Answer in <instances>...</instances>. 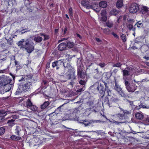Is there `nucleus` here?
<instances>
[{"label":"nucleus","instance_id":"nucleus-20","mask_svg":"<svg viewBox=\"0 0 149 149\" xmlns=\"http://www.w3.org/2000/svg\"><path fill=\"white\" fill-rule=\"evenodd\" d=\"M66 43L63 42L60 44L58 46V49L61 51L65 50L66 48Z\"/></svg>","mask_w":149,"mask_h":149},{"label":"nucleus","instance_id":"nucleus-34","mask_svg":"<svg viewBox=\"0 0 149 149\" xmlns=\"http://www.w3.org/2000/svg\"><path fill=\"white\" fill-rule=\"evenodd\" d=\"M12 140H13L18 141L20 140L21 138L20 136H17L15 135H13L11 136L10 138Z\"/></svg>","mask_w":149,"mask_h":149},{"label":"nucleus","instance_id":"nucleus-61","mask_svg":"<svg viewBox=\"0 0 149 149\" xmlns=\"http://www.w3.org/2000/svg\"><path fill=\"white\" fill-rule=\"evenodd\" d=\"M6 57H5L4 58H3L2 59H0V63H2L4 61L6 60Z\"/></svg>","mask_w":149,"mask_h":149},{"label":"nucleus","instance_id":"nucleus-29","mask_svg":"<svg viewBox=\"0 0 149 149\" xmlns=\"http://www.w3.org/2000/svg\"><path fill=\"white\" fill-rule=\"evenodd\" d=\"M15 65L17 67V70H18L21 68L22 66L20 64L19 62L15 60L14 61Z\"/></svg>","mask_w":149,"mask_h":149},{"label":"nucleus","instance_id":"nucleus-25","mask_svg":"<svg viewBox=\"0 0 149 149\" xmlns=\"http://www.w3.org/2000/svg\"><path fill=\"white\" fill-rule=\"evenodd\" d=\"M123 131H121L120 132H119L118 133L116 132H113L112 133V132L111 131L109 132L108 133L109 134H110L111 136H116L117 137H120V135H121V132H122Z\"/></svg>","mask_w":149,"mask_h":149},{"label":"nucleus","instance_id":"nucleus-5","mask_svg":"<svg viewBox=\"0 0 149 149\" xmlns=\"http://www.w3.org/2000/svg\"><path fill=\"white\" fill-rule=\"evenodd\" d=\"M94 86H97V89L98 91L101 94H103L101 96V98H102L104 96V87L103 84L101 83H96L94 85Z\"/></svg>","mask_w":149,"mask_h":149},{"label":"nucleus","instance_id":"nucleus-3","mask_svg":"<svg viewBox=\"0 0 149 149\" xmlns=\"http://www.w3.org/2000/svg\"><path fill=\"white\" fill-rule=\"evenodd\" d=\"M124 79V81L125 83V88L130 93H134V95H137L139 93V91H135L136 90L137 88V86L135 84H133L131 85L125 79Z\"/></svg>","mask_w":149,"mask_h":149},{"label":"nucleus","instance_id":"nucleus-4","mask_svg":"<svg viewBox=\"0 0 149 149\" xmlns=\"http://www.w3.org/2000/svg\"><path fill=\"white\" fill-rule=\"evenodd\" d=\"M18 117L19 116L16 115H12L7 117V119H9L8 120L7 122L8 125L11 127L14 125L15 124V119H17Z\"/></svg>","mask_w":149,"mask_h":149},{"label":"nucleus","instance_id":"nucleus-49","mask_svg":"<svg viewBox=\"0 0 149 149\" xmlns=\"http://www.w3.org/2000/svg\"><path fill=\"white\" fill-rule=\"evenodd\" d=\"M102 84H103L104 86L105 85V91H107V90L109 89V84L105 82H103Z\"/></svg>","mask_w":149,"mask_h":149},{"label":"nucleus","instance_id":"nucleus-38","mask_svg":"<svg viewBox=\"0 0 149 149\" xmlns=\"http://www.w3.org/2000/svg\"><path fill=\"white\" fill-rule=\"evenodd\" d=\"M5 39L7 41V43L9 45H10L13 44V40L12 38H5Z\"/></svg>","mask_w":149,"mask_h":149},{"label":"nucleus","instance_id":"nucleus-35","mask_svg":"<svg viewBox=\"0 0 149 149\" xmlns=\"http://www.w3.org/2000/svg\"><path fill=\"white\" fill-rule=\"evenodd\" d=\"M135 26H136L138 28L143 27V21H140L137 22L135 24Z\"/></svg>","mask_w":149,"mask_h":149},{"label":"nucleus","instance_id":"nucleus-54","mask_svg":"<svg viewBox=\"0 0 149 149\" xmlns=\"http://www.w3.org/2000/svg\"><path fill=\"white\" fill-rule=\"evenodd\" d=\"M101 15L102 16H106V11L105 10H104L102 11L101 13Z\"/></svg>","mask_w":149,"mask_h":149},{"label":"nucleus","instance_id":"nucleus-30","mask_svg":"<svg viewBox=\"0 0 149 149\" xmlns=\"http://www.w3.org/2000/svg\"><path fill=\"white\" fill-rule=\"evenodd\" d=\"M78 80L79 84L82 86V87H85L87 81L86 80H83L82 79H78Z\"/></svg>","mask_w":149,"mask_h":149},{"label":"nucleus","instance_id":"nucleus-2","mask_svg":"<svg viewBox=\"0 0 149 149\" xmlns=\"http://www.w3.org/2000/svg\"><path fill=\"white\" fill-rule=\"evenodd\" d=\"M32 84L31 82H28L24 84L20 85L15 92L16 95H17L24 92L28 91L32 87Z\"/></svg>","mask_w":149,"mask_h":149},{"label":"nucleus","instance_id":"nucleus-14","mask_svg":"<svg viewBox=\"0 0 149 149\" xmlns=\"http://www.w3.org/2000/svg\"><path fill=\"white\" fill-rule=\"evenodd\" d=\"M139 10L142 14H149V8L146 6H139Z\"/></svg>","mask_w":149,"mask_h":149},{"label":"nucleus","instance_id":"nucleus-39","mask_svg":"<svg viewBox=\"0 0 149 149\" xmlns=\"http://www.w3.org/2000/svg\"><path fill=\"white\" fill-rule=\"evenodd\" d=\"M87 104L88 107L92 109L94 106L93 104V101H89L87 102Z\"/></svg>","mask_w":149,"mask_h":149},{"label":"nucleus","instance_id":"nucleus-27","mask_svg":"<svg viewBox=\"0 0 149 149\" xmlns=\"http://www.w3.org/2000/svg\"><path fill=\"white\" fill-rule=\"evenodd\" d=\"M140 48L141 52L143 53L146 52L148 49V46L146 45H143Z\"/></svg>","mask_w":149,"mask_h":149},{"label":"nucleus","instance_id":"nucleus-6","mask_svg":"<svg viewBox=\"0 0 149 149\" xmlns=\"http://www.w3.org/2000/svg\"><path fill=\"white\" fill-rule=\"evenodd\" d=\"M139 9V6L137 3H133L129 6V10L130 13H134L137 12Z\"/></svg>","mask_w":149,"mask_h":149},{"label":"nucleus","instance_id":"nucleus-42","mask_svg":"<svg viewBox=\"0 0 149 149\" xmlns=\"http://www.w3.org/2000/svg\"><path fill=\"white\" fill-rule=\"evenodd\" d=\"M106 24L107 26L109 28L112 27L113 25V22L109 21H107Z\"/></svg>","mask_w":149,"mask_h":149},{"label":"nucleus","instance_id":"nucleus-56","mask_svg":"<svg viewBox=\"0 0 149 149\" xmlns=\"http://www.w3.org/2000/svg\"><path fill=\"white\" fill-rule=\"evenodd\" d=\"M5 111V113H7V114H9L11 113H15V111H11L10 110H7V111Z\"/></svg>","mask_w":149,"mask_h":149},{"label":"nucleus","instance_id":"nucleus-23","mask_svg":"<svg viewBox=\"0 0 149 149\" xmlns=\"http://www.w3.org/2000/svg\"><path fill=\"white\" fill-rule=\"evenodd\" d=\"M103 101L107 104L109 107L112 106V105L111 104V103L110 101H109V98L107 96L105 97Z\"/></svg>","mask_w":149,"mask_h":149},{"label":"nucleus","instance_id":"nucleus-60","mask_svg":"<svg viewBox=\"0 0 149 149\" xmlns=\"http://www.w3.org/2000/svg\"><path fill=\"white\" fill-rule=\"evenodd\" d=\"M67 39H68V38H61V40H59L58 41V43H59L63 40H67Z\"/></svg>","mask_w":149,"mask_h":149},{"label":"nucleus","instance_id":"nucleus-31","mask_svg":"<svg viewBox=\"0 0 149 149\" xmlns=\"http://www.w3.org/2000/svg\"><path fill=\"white\" fill-rule=\"evenodd\" d=\"M123 5V0H118L116 3V6L118 8H120Z\"/></svg>","mask_w":149,"mask_h":149},{"label":"nucleus","instance_id":"nucleus-21","mask_svg":"<svg viewBox=\"0 0 149 149\" xmlns=\"http://www.w3.org/2000/svg\"><path fill=\"white\" fill-rule=\"evenodd\" d=\"M136 118L139 120H142L143 119L144 116L141 112H137L135 115Z\"/></svg>","mask_w":149,"mask_h":149},{"label":"nucleus","instance_id":"nucleus-36","mask_svg":"<svg viewBox=\"0 0 149 149\" xmlns=\"http://www.w3.org/2000/svg\"><path fill=\"white\" fill-rule=\"evenodd\" d=\"M119 13V11L116 9L112 10L110 12V14L111 15H117Z\"/></svg>","mask_w":149,"mask_h":149},{"label":"nucleus","instance_id":"nucleus-7","mask_svg":"<svg viewBox=\"0 0 149 149\" xmlns=\"http://www.w3.org/2000/svg\"><path fill=\"white\" fill-rule=\"evenodd\" d=\"M69 59L70 58H69L68 59L67 58L66 59H63V65L64 67L65 70L67 69L69 71H70V70H72L74 68L70 63L69 61Z\"/></svg>","mask_w":149,"mask_h":149},{"label":"nucleus","instance_id":"nucleus-15","mask_svg":"<svg viewBox=\"0 0 149 149\" xmlns=\"http://www.w3.org/2000/svg\"><path fill=\"white\" fill-rule=\"evenodd\" d=\"M133 68L131 67H127L125 69L123 70L122 72H123V76H128L129 74V73L131 72V70H132Z\"/></svg>","mask_w":149,"mask_h":149},{"label":"nucleus","instance_id":"nucleus-40","mask_svg":"<svg viewBox=\"0 0 149 149\" xmlns=\"http://www.w3.org/2000/svg\"><path fill=\"white\" fill-rule=\"evenodd\" d=\"M120 37L123 42H125L126 41L127 38L125 35L122 34L120 35Z\"/></svg>","mask_w":149,"mask_h":149},{"label":"nucleus","instance_id":"nucleus-47","mask_svg":"<svg viewBox=\"0 0 149 149\" xmlns=\"http://www.w3.org/2000/svg\"><path fill=\"white\" fill-rule=\"evenodd\" d=\"M122 65V64L119 62L117 63L114 64L113 65V67H120Z\"/></svg>","mask_w":149,"mask_h":149},{"label":"nucleus","instance_id":"nucleus-9","mask_svg":"<svg viewBox=\"0 0 149 149\" xmlns=\"http://www.w3.org/2000/svg\"><path fill=\"white\" fill-rule=\"evenodd\" d=\"M104 123V121H102L100 120H92L90 121H88L86 120H82V121L80 122V123H82L84 124L85 127H86L90 125L91 124L95 123H98L101 122Z\"/></svg>","mask_w":149,"mask_h":149},{"label":"nucleus","instance_id":"nucleus-11","mask_svg":"<svg viewBox=\"0 0 149 149\" xmlns=\"http://www.w3.org/2000/svg\"><path fill=\"white\" fill-rule=\"evenodd\" d=\"M132 133L133 134H138V135L144 139H149V131H146L144 132H136V131H132Z\"/></svg>","mask_w":149,"mask_h":149},{"label":"nucleus","instance_id":"nucleus-37","mask_svg":"<svg viewBox=\"0 0 149 149\" xmlns=\"http://www.w3.org/2000/svg\"><path fill=\"white\" fill-rule=\"evenodd\" d=\"M7 115V113H5V111L3 110H1L0 114V117L1 118V120L3 119L4 117Z\"/></svg>","mask_w":149,"mask_h":149},{"label":"nucleus","instance_id":"nucleus-12","mask_svg":"<svg viewBox=\"0 0 149 149\" xmlns=\"http://www.w3.org/2000/svg\"><path fill=\"white\" fill-rule=\"evenodd\" d=\"M29 41H31V40L29 39H27L26 40L24 39H22L19 41L17 44L20 47L21 49H24V46H26Z\"/></svg>","mask_w":149,"mask_h":149},{"label":"nucleus","instance_id":"nucleus-51","mask_svg":"<svg viewBox=\"0 0 149 149\" xmlns=\"http://www.w3.org/2000/svg\"><path fill=\"white\" fill-rule=\"evenodd\" d=\"M65 70H60L58 72L59 74L60 75H62L64 74L65 73Z\"/></svg>","mask_w":149,"mask_h":149},{"label":"nucleus","instance_id":"nucleus-53","mask_svg":"<svg viewBox=\"0 0 149 149\" xmlns=\"http://www.w3.org/2000/svg\"><path fill=\"white\" fill-rule=\"evenodd\" d=\"M85 90V87H82L81 88L77 90V92H81L84 91Z\"/></svg>","mask_w":149,"mask_h":149},{"label":"nucleus","instance_id":"nucleus-24","mask_svg":"<svg viewBox=\"0 0 149 149\" xmlns=\"http://www.w3.org/2000/svg\"><path fill=\"white\" fill-rule=\"evenodd\" d=\"M127 28L129 29L130 31L132 29L133 31H135V28H133V24L130 22H128L126 24Z\"/></svg>","mask_w":149,"mask_h":149},{"label":"nucleus","instance_id":"nucleus-17","mask_svg":"<svg viewBox=\"0 0 149 149\" xmlns=\"http://www.w3.org/2000/svg\"><path fill=\"white\" fill-rule=\"evenodd\" d=\"M120 99L116 95L113 94L112 97L110 99L111 103L112 104V103H117L120 101Z\"/></svg>","mask_w":149,"mask_h":149},{"label":"nucleus","instance_id":"nucleus-41","mask_svg":"<svg viewBox=\"0 0 149 149\" xmlns=\"http://www.w3.org/2000/svg\"><path fill=\"white\" fill-rule=\"evenodd\" d=\"M73 42H70V41L68 42L67 43L66 46L68 48H71L73 47Z\"/></svg>","mask_w":149,"mask_h":149},{"label":"nucleus","instance_id":"nucleus-18","mask_svg":"<svg viewBox=\"0 0 149 149\" xmlns=\"http://www.w3.org/2000/svg\"><path fill=\"white\" fill-rule=\"evenodd\" d=\"M70 70L71 71V72L68 75V79H75L76 78L75 74V71L73 69Z\"/></svg>","mask_w":149,"mask_h":149},{"label":"nucleus","instance_id":"nucleus-28","mask_svg":"<svg viewBox=\"0 0 149 149\" xmlns=\"http://www.w3.org/2000/svg\"><path fill=\"white\" fill-rule=\"evenodd\" d=\"M113 89L117 91V92H119L120 91L122 90V88H121L120 86L118 85L116 81L115 82V85L114 86Z\"/></svg>","mask_w":149,"mask_h":149},{"label":"nucleus","instance_id":"nucleus-50","mask_svg":"<svg viewBox=\"0 0 149 149\" xmlns=\"http://www.w3.org/2000/svg\"><path fill=\"white\" fill-rule=\"evenodd\" d=\"M107 91V96H111L112 95V93H111V90H109V89L107 90V91Z\"/></svg>","mask_w":149,"mask_h":149},{"label":"nucleus","instance_id":"nucleus-63","mask_svg":"<svg viewBox=\"0 0 149 149\" xmlns=\"http://www.w3.org/2000/svg\"><path fill=\"white\" fill-rule=\"evenodd\" d=\"M47 83V81L45 80H43L42 82V86L43 85H45Z\"/></svg>","mask_w":149,"mask_h":149},{"label":"nucleus","instance_id":"nucleus-58","mask_svg":"<svg viewBox=\"0 0 149 149\" xmlns=\"http://www.w3.org/2000/svg\"><path fill=\"white\" fill-rule=\"evenodd\" d=\"M112 35L115 37L117 38H119V36L117 35L116 33L114 32H113L112 33Z\"/></svg>","mask_w":149,"mask_h":149},{"label":"nucleus","instance_id":"nucleus-48","mask_svg":"<svg viewBox=\"0 0 149 149\" xmlns=\"http://www.w3.org/2000/svg\"><path fill=\"white\" fill-rule=\"evenodd\" d=\"M28 108L30 109L31 111H34L36 109V107L34 105H32L30 107Z\"/></svg>","mask_w":149,"mask_h":149},{"label":"nucleus","instance_id":"nucleus-52","mask_svg":"<svg viewBox=\"0 0 149 149\" xmlns=\"http://www.w3.org/2000/svg\"><path fill=\"white\" fill-rule=\"evenodd\" d=\"M72 9V8H70L69 9V16L72 17L73 15Z\"/></svg>","mask_w":149,"mask_h":149},{"label":"nucleus","instance_id":"nucleus-13","mask_svg":"<svg viewBox=\"0 0 149 149\" xmlns=\"http://www.w3.org/2000/svg\"><path fill=\"white\" fill-rule=\"evenodd\" d=\"M63 60H60L54 62L52 64V68H54L56 67V70H58L63 65Z\"/></svg>","mask_w":149,"mask_h":149},{"label":"nucleus","instance_id":"nucleus-22","mask_svg":"<svg viewBox=\"0 0 149 149\" xmlns=\"http://www.w3.org/2000/svg\"><path fill=\"white\" fill-rule=\"evenodd\" d=\"M132 139L130 138H129L128 139L126 138H123L122 139V141L124 142L122 143H123L126 144L128 145H130V144H132V143L130 142V139Z\"/></svg>","mask_w":149,"mask_h":149},{"label":"nucleus","instance_id":"nucleus-44","mask_svg":"<svg viewBox=\"0 0 149 149\" xmlns=\"http://www.w3.org/2000/svg\"><path fill=\"white\" fill-rule=\"evenodd\" d=\"M101 29L103 30V32L105 34H108L109 33V30L108 28L103 29L102 28Z\"/></svg>","mask_w":149,"mask_h":149},{"label":"nucleus","instance_id":"nucleus-33","mask_svg":"<svg viewBox=\"0 0 149 149\" xmlns=\"http://www.w3.org/2000/svg\"><path fill=\"white\" fill-rule=\"evenodd\" d=\"M99 5L100 7L102 8H105L107 6V3L106 1H102L100 2Z\"/></svg>","mask_w":149,"mask_h":149},{"label":"nucleus","instance_id":"nucleus-32","mask_svg":"<svg viewBox=\"0 0 149 149\" xmlns=\"http://www.w3.org/2000/svg\"><path fill=\"white\" fill-rule=\"evenodd\" d=\"M33 40L36 42L38 43L41 42L42 40V38L40 36H36L33 39Z\"/></svg>","mask_w":149,"mask_h":149},{"label":"nucleus","instance_id":"nucleus-1","mask_svg":"<svg viewBox=\"0 0 149 149\" xmlns=\"http://www.w3.org/2000/svg\"><path fill=\"white\" fill-rule=\"evenodd\" d=\"M14 82L9 77L3 75L0 77V91L1 94L9 92L11 95V90L14 86Z\"/></svg>","mask_w":149,"mask_h":149},{"label":"nucleus","instance_id":"nucleus-59","mask_svg":"<svg viewBox=\"0 0 149 149\" xmlns=\"http://www.w3.org/2000/svg\"><path fill=\"white\" fill-rule=\"evenodd\" d=\"M44 40H47L49 39V36L48 35H44Z\"/></svg>","mask_w":149,"mask_h":149},{"label":"nucleus","instance_id":"nucleus-10","mask_svg":"<svg viewBox=\"0 0 149 149\" xmlns=\"http://www.w3.org/2000/svg\"><path fill=\"white\" fill-rule=\"evenodd\" d=\"M83 71V66H80L78 67L77 71V76L78 79L80 78L83 79L85 77V75Z\"/></svg>","mask_w":149,"mask_h":149},{"label":"nucleus","instance_id":"nucleus-19","mask_svg":"<svg viewBox=\"0 0 149 149\" xmlns=\"http://www.w3.org/2000/svg\"><path fill=\"white\" fill-rule=\"evenodd\" d=\"M81 4L82 5L86 7L88 9L93 8L92 6L89 5V2L87 0H83L81 2Z\"/></svg>","mask_w":149,"mask_h":149},{"label":"nucleus","instance_id":"nucleus-46","mask_svg":"<svg viewBox=\"0 0 149 149\" xmlns=\"http://www.w3.org/2000/svg\"><path fill=\"white\" fill-rule=\"evenodd\" d=\"M118 93L121 97H125L126 96V94L123 92L122 90L121 91H120L119 92H118Z\"/></svg>","mask_w":149,"mask_h":149},{"label":"nucleus","instance_id":"nucleus-55","mask_svg":"<svg viewBox=\"0 0 149 149\" xmlns=\"http://www.w3.org/2000/svg\"><path fill=\"white\" fill-rule=\"evenodd\" d=\"M101 19H102V21L104 22L106 21L107 19V17L106 15L102 16L101 17Z\"/></svg>","mask_w":149,"mask_h":149},{"label":"nucleus","instance_id":"nucleus-57","mask_svg":"<svg viewBox=\"0 0 149 149\" xmlns=\"http://www.w3.org/2000/svg\"><path fill=\"white\" fill-rule=\"evenodd\" d=\"M98 65L100 66L101 68H103L105 66V65L104 63H99L98 64Z\"/></svg>","mask_w":149,"mask_h":149},{"label":"nucleus","instance_id":"nucleus-64","mask_svg":"<svg viewBox=\"0 0 149 149\" xmlns=\"http://www.w3.org/2000/svg\"><path fill=\"white\" fill-rule=\"evenodd\" d=\"M95 40H96L97 41V42H102V41L101 40H100L99 38H95Z\"/></svg>","mask_w":149,"mask_h":149},{"label":"nucleus","instance_id":"nucleus-43","mask_svg":"<svg viewBox=\"0 0 149 149\" xmlns=\"http://www.w3.org/2000/svg\"><path fill=\"white\" fill-rule=\"evenodd\" d=\"M32 105L30 100L28 99L26 102V105L28 108L30 107Z\"/></svg>","mask_w":149,"mask_h":149},{"label":"nucleus","instance_id":"nucleus-26","mask_svg":"<svg viewBox=\"0 0 149 149\" xmlns=\"http://www.w3.org/2000/svg\"><path fill=\"white\" fill-rule=\"evenodd\" d=\"M50 104L49 101L45 102L42 104L40 106V108L41 109H44L46 108Z\"/></svg>","mask_w":149,"mask_h":149},{"label":"nucleus","instance_id":"nucleus-16","mask_svg":"<svg viewBox=\"0 0 149 149\" xmlns=\"http://www.w3.org/2000/svg\"><path fill=\"white\" fill-rule=\"evenodd\" d=\"M117 116V118L119 119L120 121H121L122 120H124L123 121H121L120 122H116V123L117 124H119V123H123L125 122V116L124 115L122 114H120L119 113L117 114L116 115Z\"/></svg>","mask_w":149,"mask_h":149},{"label":"nucleus","instance_id":"nucleus-45","mask_svg":"<svg viewBox=\"0 0 149 149\" xmlns=\"http://www.w3.org/2000/svg\"><path fill=\"white\" fill-rule=\"evenodd\" d=\"M147 102L148 103H149V100H147ZM141 108H147L148 109L149 108V105L146 104L145 105H143V104L141 105Z\"/></svg>","mask_w":149,"mask_h":149},{"label":"nucleus","instance_id":"nucleus-8","mask_svg":"<svg viewBox=\"0 0 149 149\" xmlns=\"http://www.w3.org/2000/svg\"><path fill=\"white\" fill-rule=\"evenodd\" d=\"M31 41H29L24 49L28 53H31L34 49V46L33 43H31Z\"/></svg>","mask_w":149,"mask_h":149},{"label":"nucleus","instance_id":"nucleus-62","mask_svg":"<svg viewBox=\"0 0 149 149\" xmlns=\"http://www.w3.org/2000/svg\"><path fill=\"white\" fill-rule=\"evenodd\" d=\"M15 127V130H21L20 127L18 125H16Z\"/></svg>","mask_w":149,"mask_h":149}]
</instances>
